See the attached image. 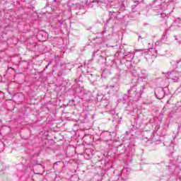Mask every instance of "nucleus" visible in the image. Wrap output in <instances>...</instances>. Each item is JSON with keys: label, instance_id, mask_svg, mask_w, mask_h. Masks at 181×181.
I'll use <instances>...</instances> for the list:
<instances>
[{"label": "nucleus", "instance_id": "nucleus-1", "mask_svg": "<svg viewBox=\"0 0 181 181\" xmlns=\"http://www.w3.org/2000/svg\"><path fill=\"white\" fill-rule=\"evenodd\" d=\"M168 78H171V80H173L174 83H177V81L179 80V77L180 76V73L177 71H173V72H168Z\"/></svg>", "mask_w": 181, "mask_h": 181}, {"label": "nucleus", "instance_id": "nucleus-2", "mask_svg": "<svg viewBox=\"0 0 181 181\" xmlns=\"http://www.w3.org/2000/svg\"><path fill=\"white\" fill-rule=\"evenodd\" d=\"M84 158H85V159L88 160L91 159V156L90 154L87 153V152H86L84 153Z\"/></svg>", "mask_w": 181, "mask_h": 181}, {"label": "nucleus", "instance_id": "nucleus-3", "mask_svg": "<svg viewBox=\"0 0 181 181\" xmlns=\"http://www.w3.org/2000/svg\"><path fill=\"white\" fill-rule=\"evenodd\" d=\"M177 67L179 69V73H181V60L177 63Z\"/></svg>", "mask_w": 181, "mask_h": 181}]
</instances>
